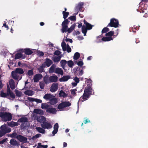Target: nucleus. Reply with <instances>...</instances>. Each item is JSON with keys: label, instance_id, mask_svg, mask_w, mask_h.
Listing matches in <instances>:
<instances>
[{"label": "nucleus", "instance_id": "55", "mask_svg": "<svg viewBox=\"0 0 148 148\" xmlns=\"http://www.w3.org/2000/svg\"><path fill=\"white\" fill-rule=\"evenodd\" d=\"M77 91L76 89H71L70 90L71 94L73 95H76V92Z\"/></svg>", "mask_w": 148, "mask_h": 148}, {"label": "nucleus", "instance_id": "40", "mask_svg": "<svg viewBox=\"0 0 148 148\" xmlns=\"http://www.w3.org/2000/svg\"><path fill=\"white\" fill-rule=\"evenodd\" d=\"M80 54L78 52H76L73 56V59L75 60H78L80 57Z\"/></svg>", "mask_w": 148, "mask_h": 148}, {"label": "nucleus", "instance_id": "39", "mask_svg": "<svg viewBox=\"0 0 148 148\" xmlns=\"http://www.w3.org/2000/svg\"><path fill=\"white\" fill-rule=\"evenodd\" d=\"M61 57L58 56L56 57H55L52 59V60L54 62H59L60 60Z\"/></svg>", "mask_w": 148, "mask_h": 148}, {"label": "nucleus", "instance_id": "52", "mask_svg": "<svg viewBox=\"0 0 148 148\" xmlns=\"http://www.w3.org/2000/svg\"><path fill=\"white\" fill-rule=\"evenodd\" d=\"M15 93L16 96L17 97H21L22 95L21 92L17 90H15Z\"/></svg>", "mask_w": 148, "mask_h": 148}, {"label": "nucleus", "instance_id": "36", "mask_svg": "<svg viewBox=\"0 0 148 148\" xmlns=\"http://www.w3.org/2000/svg\"><path fill=\"white\" fill-rule=\"evenodd\" d=\"M27 119L26 117H21L18 120V122L25 123L27 121Z\"/></svg>", "mask_w": 148, "mask_h": 148}, {"label": "nucleus", "instance_id": "59", "mask_svg": "<svg viewBox=\"0 0 148 148\" xmlns=\"http://www.w3.org/2000/svg\"><path fill=\"white\" fill-rule=\"evenodd\" d=\"M38 70L39 73H41L43 71L44 68H43L42 67H41L40 66V67L38 68Z\"/></svg>", "mask_w": 148, "mask_h": 148}, {"label": "nucleus", "instance_id": "37", "mask_svg": "<svg viewBox=\"0 0 148 148\" xmlns=\"http://www.w3.org/2000/svg\"><path fill=\"white\" fill-rule=\"evenodd\" d=\"M84 5V3L83 2H80L76 6L75 9L76 10H78V9L79 8H83V6Z\"/></svg>", "mask_w": 148, "mask_h": 148}, {"label": "nucleus", "instance_id": "18", "mask_svg": "<svg viewBox=\"0 0 148 148\" xmlns=\"http://www.w3.org/2000/svg\"><path fill=\"white\" fill-rule=\"evenodd\" d=\"M37 121L40 123H42L46 121L45 118V117L42 116H40L38 117L37 118Z\"/></svg>", "mask_w": 148, "mask_h": 148}, {"label": "nucleus", "instance_id": "1", "mask_svg": "<svg viewBox=\"0 0 148 148\" xmlns=\"http://www.w3.org/2000/svg\"><path fill=\"white\" fill-rule=\"evenodd\" d=\"M0 117L4 121H9L12 119L11 114L7 112H0Z\"/></svg>", "mask_w": 148, "mask_h": 148}, {"label": "nucleus", "instance_id": "3", "mask_svg": "<svg viewBox=\"0 0 148 148\" xmlns=\"http://www.w3.org/2000/svg\"><path fill=\"white\" fill-rule=\"evenodd\" d=\"M119 22L118 20L114 18H111L110 20V22L108 23L107 27H111L115 28L119 27Z\"/></svg>", "mask_w": 148, "mask_h": 148}, {"label": "nucleus", "instance_id": "12", "mask_svg": "<svg viewBox=\"0 0 148 148\" xmlns=\"http://www.w3.org/2000/svg\"><path fill=\"white\" fill-rule=\"evenodd\" d=\"M56 112L57 110L56 109L53 108H48L46 110V112H47L53 114H56Z\"/></svg>", "mask_w": 148, "mask_h": 148}, {"label": "nucleus", "instance_id": "42", "mask_svg": "<svg viewBox=\"0 0 148 148\" xmlns=\"http://www.w3.org/2000/svg\"><path fill=\"white\" fill-rule=\"evenodd\" d=\"M61 46L62 47L63 51H66V45L65 42L64 41L62 42Z\"/></svg>", "mask_w": 148, "mask_h": 148}, {"label": "nucleus", "instance_id": "57", "mask_svg": "<svg viewBox=\"0 0 148 148\" xmlns=\"http://www.w3.org/2000/svg\"><path fill=\"white\" fill-rule=\"evenodd\" d=\"M58 123H56L54 125L53 127V129L54 130H58Z\"/></svg>", "mask_w": 148, "mask_h": 148}, {"label": "nucleus", "instance_id": "2", "mask_svg": "<svg viewBox=\"0 0 148 148\" xmlns=\"http://www.w3.org/2000/svg\"><path fill=\"white\" fill-rule=\"evenodd\" d=\"M0 138L6 134L10 132L11 129L6 124L1 125L0 127Z\"/></svg>", "mask_w": 148, "mask_h": 148}, {"label": "nucleus", "instance_id": "17", "mask_svg": "<svg viewBox=\"0 0 148 148\" xmlns=\"http://www.w3.org/2000/svg\"><path fill=\"white\" fill-rule=\"evenodd\" d=\"M84 23L86 27L88 30L91 29L93 25H92L91 24L87 22L85 20L84 21Z\"/></svg>", "mask_w": 148, "mask_h": 148}, {"label": "nucleus", "instance_id": "28", "mask_svg": "<svg viewBox=\"0 0 148 148\" xmlns=\"http://www.w3.org/2000/svg\"><path fill=\"white\" fill-rule=\"evenodd\" d=\"M24 93L25 95L29 96H32L34 94L33 91L30 90H27L25 91L24 92Z\"/></svg>", "mask_w": 148, "mask_h": 148}, {"label": "nucleus", "instance_id": "7", "mask_svg": "<svg viewBox=\"0 0 148 148\" xmlns=\"http://www.w3.org/2000/svg\"><path fill=\"white\" fill-rule=\"evenodd\" d=\"M58 86L57 83L53 84L50 87V91L52 92H55L58 89Z\"/></svg>", "mask_w": 148, "mask_h": 148}, {"label": "nucleus", "instance_id": "19", "mask_svg": "<svg viewBox=\"0 0 148 148\" xmlns=\"http://www.w3.org/2000/svg\"><path fill=\"white\" fill-rule=\"evenodd\" d=\"M54 96H53L51 94H45L43 97V98L47 100H50L52 98L54 97Z\"/></svg>", "mask_w": 148, "mask_h": 148}, {"label": "nucleus", "instance_id": "48", "mask_svg": "<svg viewBox=\"0 0 148 148\" xmlns=\"http://www.w3.org/2000/svg\"><path fill=\"white\" fill-rule=\"evenodd\" d=\"M39 85L40 86V88L41 89H44L45 86V83L44 82L42 81L40 82H39Z\"/></svg>", "mask_w": 148, "mask_h": 148}, {"label": "nucleus", "instance_id": "49", "mask_svg": "<svg viewBox=\"0 0 148 148\" xmlns=\"http://www.w3.org/2000/svg\"><path fill=\"white\" fill-rule=\"evenodd\" d=\"M0 95L2 97H5L8 95V94L1 91V92Z\"/></svg>", "mask_w": 148, "mask_h": 148}, {"label": "nucleus", "instance_id": "25", "mask_svg": "<svg viewBox=\"0 0 148 148\" xmlns=\"http://www.w3.org/2000/svg\"><path fill=\"white\" fill-rule=\"evenodd\" d=\"M21 57H22V59L25 58V56H22V53H18L15 55L14 58L16 60L19 59Z\"/></svg>", "mask_w": 148, "mask_h": 148}, {"label": "nucleus", "instance_id": "38", "mask_svg": "<svg viewBox=\"0 0 148 148\" xmlns=\"http://www.w3.org/2000/svg\"><path fill=\"white\" fill-rule=\"evenodd\" d=\"M60 97H67V95L62 90H61L59 93Z\"/></svg>", "mask_w": 148, "mask_h": 148}, {"label": "nucleus", "instance_id": "23", "mask_svg": "<svg viewBox=\"0 0 148 148\" xmlns=\"http://www.w3.org/2000/svg\"><path fill=\"white\" fill-rule=\"evenodd\" d=\"M47 67H49L53 63L52 61L50 59L47 58L46 59V61L45 62Z\"/></svg>", "mask_w": 148, "mask_h": 148}, {"label": "nucleus", "instance_id": "62", "mask_svg": "<svg viewBox=\"0 0 148 148\" xmlns=\"http://www.w3.org/2000/svg\"><path fill=\"white\" fill-rule=\"evenodd\" d=\"M7 93L8 94V95H9V94L11 93L12 91L11 90H10L8 85L7 86Z\"/></svg>", "mask_w": 148, "mask_h": 148}, {"label": "nucleus", "instance_id": "45", "mask_svg": "<svg viewBox=\"0 0 148 148\" xmlns=\"http://www.w3.org/2000/svg\"><path fill=\"white\" fill-rule=\"evenodd\" d=\"M27 75H28L29 76H32L34 75V72L32 69L28 70L27 71V73H26Z\"/></svg>", "mask_w": 148, "mask_h": 148}, {"label": "nucleus", "instance_id": "16", "mask_svg": "<svg viewBox=\"0 0 148 148\" xmlns=\"http://www.w3.org/2000/svg\"><path fill=\"white\" fill-rule=\"evenodd\" d=\"M55 73H56L61 75H62L64 74L63 70L61 68L59 67H57L56 68Z\"/></svg>", "mask_w": 148, "mask_h": 148}, {"label": "nucleus", "instance_id": "9", "mask_svg": "<svg viewBox=\"0 0 148 148\" xmlns=\"http://www.w3.org/2000/svg\"><path fill=\"white\" fill-rule=\"evenodd\" d=\"M90 95L87 94L85 93H84L82 96H81L79 99V101L83 102L87 100L90 97Z\"/></svg>", "mask_w": 148, "mask_h": 148}, {"label": "nucleus", "instance_id": "61", "mask_svg": "<svg viewBox=\"0 0 148 148\" xmlns=\"http://www.w3.org/2000/svg\"><path fill=\"white\" fill-rule=\"evenodd\" d=\"M79 66H82L83 65V62L82 61H79L77 63Z\"/></svg>", "mask_w": 148, "mask_h": 148}, {"label": "nucleus", "instance_id": "47", "mask_svg": "<svg viewBox=\"0 0 148 148\" xmlns=\"http://www.w3.org/2000/svg\"><path fill=\"white\" fill-rule=\"evenodd\" d=\"M49 106L46 103H42L41 104V108L42 109H47L49 107Z\"/></svg>", "mask_w": 148, "mask_h": 148}, {"label": "nucleus", "instance_id": "20", "mask_svg": "<svg viewBox=\"0 0 148 148\" xmlns=\"http://www.w3.org/2000/svg\"><path fill=\"white\" fill-rule=\"evenodd\" d=\"M56 65L55 64H53L49 69V72L50 73H55Z\"/></svg>", "mask_w": 148, "mask_h": 148}, {"label": "nucleus", "instance_id": "51", "mask_svg": "<svg viewBox=\"0 0 148 148\" xmlns=\"http://www.w3.org/2000/svg\"><path fill=\"white\" fill-rule=\"evenodd\" d=\"M109 30V29L107 27H105L102 30L101 33L102 34L105 33L107 32H108Z\"/></svg>", "mask_w": 148, "mask_h": 148}, {"label": "nucleus", "instance_id": "31", "mask_svg": "<svg viewBox=\"0 0 148 148\" xmlns=\"http://www.w3.org/2000/svg\"><path fill=\"white\" fill-rule=\"evenodd\" d=\"M113 40L112 37H109L108 36L103 37L101 40L104 41H108Z\"/></svg>", "mask_w": 148, "mask_h": 148}, {"label": "nucleus", "instance_id": "50", "mask_svg": "<svg viewBox=\"0 0 148 148\" xmlns=\"http://www.w3.org/2000/svg\"><path fill=\"white\" fill-rule=\"evenodd\" d=\"M67 64L68 66L70 67H72L74 65V63L72 60H69L67 62Z\"/></svg>", "mask_w": 148, "mask_h": 148}, {"label": "nucleus", "instance_id": "64", "mask_svg": "<svg viewBox=\"0 0 148 148\" xmlns=\"http://www.w3.org/2000/svg\"><path fill=\"white\" fill-rule=\"evenodd\" d=\"M42 146L41 143H38V146L36 148H43V147Z\"/></svg>", "mask_w": 148, "mask_h": 148}, {"label": "nucleus", "instance_id": "54", "mask_svg": "<svg viewBox=\"0 0 148 148\" xmlns=\"http://www.w3.org/2000/svg\"><path fill=\"white\" fill-rule=\"evenodd\" d=\"M71 21H75L76 20V17L75 16H71L68 18Z\"/></svg>", "mask_w": 148, "mask_h": 148}, {"label": "nucleus", "instance_id": "8", "mask_svg": "<svg viewBox=\"0 0 148 148\" xmlns=\"http://www.w3.org/2000/svg\"><path fill=\"white\" fill-rule=\"evenodd\" d=\"M42 77V75L41 74L38 73L34 77L33 79L34 82H38L39 80Z\"/></svg>", "mask_w": 148, "mask_h": 148}, {"label": "nucleus", "instance_id": "14", "mask_svg": "<svg viewBox=\"0 0 148 148\" xmlns=\"http://www.w3.org/2000/svg\"><path fill=\"white\" fill-rule=\"evenodd\" d=\"M58 77L56 75H52L49 77V80L50 82H56L58 81Z\"/></svg>", "mask_w": 148, "mask_h": 148}, {"label": "nucleus", "instance_id": "26", "mask_svg": "<svg viewBox=\"0 0 148 148\" xmlns=\"http://www.w3.org/2000/svg\"><path fill=\"white\" fill-rule=\"evenodd\" d=\"M49 101L50 104L52 105L56 104L58 102L57 99L56 98H52Z\"/></svg>", "mask_w": 148, "mask_h": 148}, {"label": "nucleus", "instance_id": "21", "mask_svg": "<svg viewBox=\"0 0 148 148\" xmlns=\"http://www.w3.org/2000/svg\"><path fill=\"white\" fill-rule=\"evenodd\" d=\"M9 84L11 89L13 90L15 88V83L13 79H11L10 80Z\"/></svg>", "mask_w": 148, "mask_h": 148}, {"label": "nucleus", "instance_id": "29", "mask_svg": "<svg viewBox=\"0 0 148 148\" xmlns=\"http://www.w3.org/2000/svg\"><path fill=\"white\" fill-rule=\"evenodd\" d=\"M42 127H36V129L38 132L40 133L44 134L45 133V130Z\"/></svg>", "mask_w": 148, "mask_h": 148}, {"label": "nucleus", "instance_id": "46", "mask_svg": "<svg viewBox=\"0 0 148 148\" xmlns=\"http://www.w3.org/2000/svg\"><path fill=\"white\" fill-rule=\"evenodd\" d=\"M92 81L90 79H87V82H86L87 84V86L88 87H90L92 86Z\"/></svg>", "mask_w": 148, "mask_h": 148}, {"label": "nucleus", "instance_id": "22", "mask_svg": "<svg viewBox=\"0 0 148 148\" xmlns=\"http://www.w3.org/2000/svg\"><path fill=\"white\" fill-rule=\"evenodd\" d=\"M14 71L20 75L23 74L24 73V71L23 69L20 68H16Z\"/></svg>", "mask_w": 148, "mask_h": 148}, {"label": "nucleus", "instance_id": "44", "mask_svg": "<svg viewBox=\"0 0 148 148\" xmlns=\"http://www.w3.org/2000/svg\"><path fill=\"white\" fill-rule=\"evenodd\" d=\"M62 14L63 15V18L64 19H65L68 16L69 14V13L68 12L63 11L62 12Z\"/></svg>", "mask_w": 148, "mask_h": 148}, {"label": "nucleus", "instance_id": "60", "mask_svg": "<svg viewBox=\"0 0 148 148\" xmlns=\"http://www.w3.org/2000/svg\"><path fill=\"white\" fill-rule=\"evenodd\" d=\"M27 99L30 102L35 101V98H34L31 97H28Z\"/></svg>", "mask_w": 148, "mask_h": 148}, {"label": "nucleus", "instance_id": "34", "mask_svg": "<svg viewBox=\"0 0 148 148\" xmlns=\"http://www.w3.org/2000/svg\"><path fill=\"white\" fill-rule=\"evenodd\" d=\"M68 28V27L67 25H62V28L61 29V31L63 33L66 32H67Z\"/></svg>", "mask_w": 148, "mask_h": 148}, {"label": "nucleus", "instance_id": "53", "mask_svg": "<svg viewBox=\"0 0 148 148\" xmlns=\"http://www.w3.org/2000/svg\"><path fill=\"white\" fill-rule=\"evenodd\" d=\"M69 21L68 19H65L62 23V25H67L69 23Z\"/></svg>", "mask_w": 148, "mask_h": 148}, {"label": "nucleus", "instance_id": "32", "mask_svg": "<svg viewBox=\"0 0 148 148\" xmlns=\"http://www.w3.org/2000/svg\"><path fill=\"white\" fill-rule=\"evenodd\" d=\"M8 125L10 126L13 127L15 126H17L18 125V124L17 122H11L8 123Z\"/></svg>", "mask_w": 148, "mask_h": 148}, {"label": "nucleus", "instance_id": "4", "mask_svg": "<svg viewBox=\"0 0 148 148\" xmlns=\"http://www.w3.org/2000/svg\"><path fill=\"white\" fill-rule=\"evenodd\" d=\"M71 105V103L69 101H63L58 105V108L61 110L62 109L67 107Z\"/></svg>", "mask_w": 148, "mask_h": 148}, {"label": "nucleus", "instance_id": "13", "mask_svg": "<svg viewBox=\"0 0 148 148\" xmlns=\"http://www.w3.org/2000/svg\"><path fill=\"white\" fill-rule=\"evenodd\" d=\"M92 89L91 87L87 86L86 87L84 93H85L87 94L90 96L92 95Z\"/></svg>", "mask_w": 148, "mask_h": 148}, {"label": "nucleus", "instance_id": "10", "mask_svg": "<svg viewBox=\"0 0 148 148\" xmlns=\"http://www.w3.org/2000/svg\"><path fill=\"white\" fill-rule=\"evenodd\" d=\"M17 139L21 142L25 143L27 142V138L21 135H18V136L17 137Z\"/></svg>", "mask_w": 148, "mask_h": 148}, {"label": "nucleus", "instance_id": "41", "mask_svg": "<svg viewBox=\"0 0 148 148\" xmlns=\"http://www.w3.org/2000/svg\"><path fill=\"white\" fill-rule=\"evenodd\" d=\"M67 63L66 61L65 60H61L60 62V64L61 66L64 68L65 65Z\"/></svg>", "mask_w": 148, "mask_h": 148}, {"label": "nucleus", "instance_id": "27", "mask_svg": "<svg viewBox=\"0 0 148 148\" xmlns=\"http://www.w3.org/2000/svg\"><path fill=\"white\" fill-rule=\"evenodd\" d=\"M24 52L25 54L27 55H30L33 53L32 51L29 48L25 49Z\"/></svg>", "mask_w": 148, "mask_h": 148}, {"label": "nucleus", "instance_id": "15", "mask_svg": "<svg viewBox=\"0 0 148 148\" xmlns=\"http://www.w3.org/2000/svg\"><path fill=\"white\" fill-rule=\"evenodd\" d=\"M70 78V77L69 75L64 76L59 79V81L60 82H66Z\"/></svg>", "mask_w": 148, "mask_h": 148}, {"label": "nucleus", "instance_id": "63", "mask_svg": "<svg viewBox=\"0 0 148 148\" xmlns=\"http://www.w3.org/2000/svg\"><path fill=\"white\" fill-rule=\"evenodd\" d=\"M75 27V24H74L71 25V26L70 27V29H71V30H73L74 29Z\"/></svg>", "mask_w": 148, "mask_h": 148}, {"label": "nucleus", "instance_id": "24", "mask_svg": "<svg viewBox=\"0 0 148 148\" xmlns=\"http://www.w3.org/2000/svg\"><path fill=\"white\" fill-rule=\"evenodd\" d=\"M34 112L38 114L42 115L44 114L43 111L40 109H35L34 110Z\"/></svg>", "mask_w": 148, "mask_h": 148}, {"label": "nucleus", "instance_id": "11", "mask_svg": "<svg viewBox=\"0 0 148 148\" xmlns=\"http://www.w3.org/2000/svg\"><path fill=\"white\" fill-rule=\"evenodd\" d=\"M10 144L12 146L19 147L20 145L19 142L14 138L10 140Z\"/></svg>", "mask_w": 148, "mask_h": 148}, {"label": "nucleus", "instance_id": "56", "mask_svg": "<svg viewBox=\"0 0 148 148\" xmlns=\"http://www.w3.org/2000/svg\"><path fill=\"white\" fill-rule=\"evenodd\" d=\"M61 53V52L59 50H56L55 51L54 53V54L55 55H56L57 56H59Z\"/></svg>", "mask_w": 148, "mask_h": 148}, {"label": "nucleus", "instance_id": "30", "mask_svg": "<svg viewBox=\"0 0 148 148\" xmlns=\"http://www.w3.org/2000/svg\"><path fill=\"white\" fill-rule=\"evenodd\" d=\"M43 81L46 84H47L50 82L49 80V77L48 76H46L43 77Z\"/></svg>", "mask_w": 148, "mask_h": 148}, {"label": "nucleus", "instance_id": "58", "mask_svg": "<svg viewBox=\"0 0 148 148\" xmlns=\"http://www.w3.org/2000/svg\"><path fill=\"white\" fill-rule=\"evenodd\" d=\"M10 97L12 99H14L15 98V96L13 92H12L11 93L9 94Z\"/></svg>", "mask_w": 148, "mask_h": 148}, {"label": "nucleus", "instance_id": "6", "mask_svg": "<svg viewBox=\"0 0 148 148\" xmlns=\"http://www.w3.org/2000/svg\"><path fill=\"white\" fill-rule=\"evenodd\" d=\"M41 126L44 129H48L51 128L52 127V126L50 123L46 121L43 122V123L41 124Z\"/></svg>", "mask_w": 148, "mask_h": 148}, {"label": "nucleus", "instance_id": "43", "mask_svg": "<svg viewBox=\"0 0 148 148\" xmlns=\"http://www.w3.org/2000/svg\"><path fill=\"white\" fill-rule=\"evenodd\" d=\"M114 34V32L113 31H110L108 33H107L106 34V36L109 37H111Z\"/></svg>", "mask_w": 148, "mask_h": 148}, {"label": "nucleus", "instance_id": "35", "mask_svg": "<svg viewBox=\"0 0 148 148\" xmlns=\"http://www.w3.org/2000/svg\"><path fill=\"white\" fill-rule=\"evenodd\" d=\"M18 135H17V133L16 132H14L11 134H8V137L12 138H14L16 139H17V137Z\"/></svg>", "mask_w": 148, "mask_h": 148}, {"label": "nucleus", "instance_id": "33", "mask_svg": "<svg viewBox=\"0 0 148 148\" xmlns=\"http://www.w3.org/2000/svg\"><path fill=\"white\" fill-rule=\"evenodd\" d=\"M82 33L84 34V36H86L88 29L84 25H83L82 28Z\"/></svg>", "mask_w": 148, "mask_h": 148}, {"label": "nucleus", "instance_id": "5", "mask_svg": "<svg viewBox=\"0 0 148 148\" xmlns=\"http://www.w3.org/2000/svg\"><path fill=\"white\" fill-rule=\"evenodd\" d=\"M11 76L13 79L16 80H19L22 78V75L14 71L11 72Z\"/></svg>", "mask_w": 148, "mask_h": 148}]
</instances>
